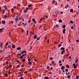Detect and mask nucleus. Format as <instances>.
<instances>
[{"mask_svg":"<svg viewBox=\"0 0 79 79\" xmlns=\"http://www.w3.org/2000/svg\"><path fill=\"white\" fill-rule=\"evenodd\" d=\"M64 53H65V50L62 51L61 52V54H62V55H63Z\"/></svg>","mask_w":79,"mask_h":79,"instance_id":"f257e3e1","label":"nucleus"},{"mask_svg":"<svg viewBox=\"0 0 79 79\" xmlns=\"http://www.w3.org/2000/svg\"><path fill=\"white\" fill-rule=\"evenodd\" d=\"M65 68V67H64V66H62L61 67V69H64Z\"/></svg>","mask_w":79,"mask_h":79,"instance_id":"f03ea898","label":"nucleus"},{"mask_svg":"<svg viewBox=\"0 0 79 79\" xmlns=\"http://www.w3.org/2000/svg\"><path fill=\"white\" fill-rule=\"evenodd\" d=\"M65 31H66V29H63V33L65 34Z\"/></svg>","mask_w":79,"mask_h":79,"instance_id":"7ed1b4c3","label":"nucleus"},{"mask_svg":"<svg viewBox=\"0 0 79 79\" xmlns=\"http://www.w3.org/2000/svg\"><path fill=\"white\" fill-rule=\"evenodd\" d=\"M60 50H64V49H65V48H64V47H62L60 48Z\"/></svg>","mask_w":79,"mask_h":79,"instance_id":"20e7f679","label":"nucleus"},{"mask_svg":"<svg viewBox=\"0 0 79 79\" xmlns=\"http://www.w3.org/2000/svg\"><path fill=\"white\" fill-rule=\"evenodd\" d=\"M3 29H4L3 27H2V28L0 29V31L1 32H2V31H3Z\"/></svg>","mask_w":79,"mask_h":79,"instance_id":"39448f33","label":"nucleus"},{"mask_svg":"<svg viewBox=\"0 0 79 79\" xmlns=\"http://www.w3.org/2000/svg\"><path fill=\"white\" fill-rule=\"evenodd\" d=\"M21 49V48L20 47H18L17 48V50H20Z\"/></svg>","mask_w":79,"mask_h":79,"instance_id":"423d86ee","label":"nucleus"},{"mask_svg":"<svg viewBox=\"0 0 79 79\" xmlns=\"http://www.w3.org/2000/svg\"><path fill=\"white\" fill-rule=\"evenodd\" d=\"M37 35H35L34 36V39H37Z\"/></svg>","mask_w":79,"mask_h":79,"instance_id":"0eeeda50","label":"nucleus"},{"mask_svg":"<svg viewBox=\"0 0 79 79\" xmlns=\"http://www.w3.org/2000/svg\"><path fill=\"white\" fill-rule=\"evenodd\" d=\"M2 24H5V21L4 20H3L2 21Z\"/></svg>","mask_w":79,"mask_h":79,"instance_id":"6e6552de","label":"nucleus"},{"mask_svg":"<svg viewBox=\"0 0 79 79\" xmlns=\"http://www.w3.org/2000/svg\"><path fill=\"white\" fill-rule=\"evenodd\" d=\"M44 79H49V78L48 77H44Z\"/></svg>","mask_w":79,"mask_h":79,"instance_id":"1a4fd4ad","label":"nucleus"},{"mask_svg":"<svg viewBox=\"0 0 79 79\" xmlns=\"http://www.w3.org/2000/svg\"><path fill=\"white\" fill-rule=\"evenodd\" d=\"M12 47L13 48H15V45H13L12 46Z\"/></svg>","mask_w":79,"mask_h":79,"instance_id":"9d476101","label":"nucleus"},{"mask_svg":"<svg viewBox=\"0 0 79 79\" xmlns=\"http://www.w3.org/2000/svg\"><path fill=\"white\" fill-rule=\"evenodd\" d=\"M59 23H62V20L61 19H60L58 20Z\"/></svg>","mask_w":79,"mask_h":79,"instance_id":"9b49d317","label":"nucleus"},{"mask_svg":"<svg viewBox=\"0 0 79 79\" xmlns=\"http://www.w3.org/2000/svg\"><path fill=\"white\" fill-rule=\"evenodd\" d=\"M40 37H38V38H37L36 39L37 40H36V41H37V40H39L40 39Z\"/></svg>","mask_w":79,"mask_h":79,"instance_id":"f8f14e48","label":"nucleus"},{"mask_svg":"<svg viewBox=\"0 0 79 79\" xmlns=\"http://www.w3.org/2000/svg\"><path fill=\"white\" fill-rule=\"evenodd\" d=\"M62 27H63V29H64V28H66V25H63Z\"/></svg>","mask_w":79,"mask_h":79,"instance_id":"ddd939ff","label":"nucleus"},{"mask_svg":"<svg viewBox=\"0 0 79 79\" xmlns=\"http://www.w3.org/2000/svg\"><path fill=\"white\" fill-rule=\"evenodd\" d=\"M32 6V4H30L28 5V7H31V6Z\"/></svg>","mask_w":79,"mask_h":79,"instance_id":"4468645a","label":"nucleus"},{"mask_svg":"<svg viewBox=\"0 0 79 79\" xmlns=\"http://www.w3.org/2000/svg\"><path fill=\"white\" fill-rule=\"evenodd\" d=\"M28 64L29 65L32 64V63L31 62H28Z\"/></svg>","mask_w":79,"mask_h":79,"instance_id":"2eb2a0df","label":"nucleus"},{"mask_svg":"<svg viewBox=\"0 0 79 79\" xmlns=\"http://www.w3.org/2000/svg\"><path fill=\"white\" fill-rule=\"evenodd\" d=\"M18 74L21 75L22 74V73H21V72H18Z\"/></svg>","mask_w":79,"mask_h":79,"instance_id":"dca6fc26","label":"nucleus"},{"mask_svg":"<svg viewBox=\"0 0 79 79\" xmlns=\"http://www.w3.org/2000/svg\"><path fill=\"white\" fill-rule=\"evenodd\" d=\"M18 19H19L17 18H15V20L16 21H18Z\"/></svg>","mask_w":79,"mask_h":79,"instance_id":"f3484780","label":"nucleus"},{"mask_svg":"<svg viewBox=\"0 0 79 79\" xmlns=\"http://www.w3.org/2000/svg\"><path fill=\"white\" fill-rule=\"evenodd\" d=\"M7 76H8V74L5 73V77H7Z\"/></svg>","mask_w":79,"mask_h":79,"instance_id":"a211bd4d","label":"nucleus"},{"mask_svg":"<svg viewBox=\"0 0 79 79\" xmlns=\"http://www.w3.org/2000/svg\"><path fill=\"white\" fill-rule=\"evenodd\" d=\"M23 55H22V56H20V58H23Z\"/></svg>","mask_w":79,"mask_h":79,"instance_id":"6ab92c4d","label":"nucleus"},{"mask_svg":"<svg viewBox=\"0 0 79 79\" xmlns=\"http://www.w3.org/2000/svg\"><path fill=\"white\" fill-rule=\"evenodd\" d=\"M70 11L71 13H72V12H73V9H71L70 10Z\"/></svg>","mask_w":79,"mask_h":79,"instance_id":"aec40b11","label":"nucleus"},{"mask_svg":"<svg viewBox=\"0 0 79 79\" xmlns=\"http://www.w3.org/2000/svg\"><path fill=\"white\" fill-rule=\"evenodd\" d=\"M65 72H68V69H65Z\"/></svg>","mask_w":79,"mask_h":79,"instance_id":"412c9836","label":"nucleus"},{"mask_svg":"<svg viewBox=\"0 0 79 79\" xmlns=\"http://www.w3.org/2000/svg\"><path fill=\"white\" fill-rule=\"evenodd\" d=\"M23 62H25V61H26V59H23Z\"/></svg>","mask_w":79,"mask_h":79,"instance_id":"4be33fe9","label":"nucleus"},{"mask_svg":"<svg viewBox=\"0 0 79 79\" xmlns=\"http://www.w3.org/2000/svg\"><path fill=\"white\" fill-rule=\"evenodd\" d=\"M28 61L29 62H30L31 61V59L30 58H29L28 59Z\"/></svg>","mask_w":79,"mask_h":79,"instance_id":"5701e85b","label":"nucleus"},{"mask_svg":"<svg viewBox=\"0 0 79 79\" xmlns=\"http://www.w3.org/2000/svg\"><path fill=\"white\" fill-rule=\"evenodd\" d=\"M66 67L67 68H69V65H66Z\"/></svg>","mask_w":79,"mask_h":79,"instance_id":"b1692460","label":"nucleus"},{"mask_svg":"<svg viewBox=\"0 0 79 79\" xmlns=\"http://www.w3.org/2000/svg\"><path fill=\"white\" fill-rule=\"evenodd\" d=\"M27 10H24V13H26V12H27Z\"/></svg>","mask_w":79,"mask_h":79,"instance_id":"393cba45","label":"nucleus"},{"mask_svg":"<svg viewBox=\"0 0 79 79\" xmlns=\"http://www.w3.org/2000/svg\"><path fill=\"white\" fill-rule=\"evenodd\" d=\"M46 68H47V69H50V66H48L47 67H46Z\"/></svg>","mask_w":79,"mask_h":79,"instance_id":"a878e982","label":"nucleus"},{"mask_svg":"<svg viewBox=\"0 0 79 79\" xmlns=\"http://www.w3.org/2000/svg\"><path fill=\"white\" fill-rule=\"evenodd\" d=\"M29 32V31L28 30L27 31V35H28V32Z\"/></svg>","mask_w":79,"mask_h":79,"instance_id":"bb28decb","label":"nucleus"},{"mask_svg":"<svg viewBox=\"0 0 79 79\" xmlns=\"http://www.w3.org/2000/svg\"><path fill=\"white\" fill-rule=\"evenodd\" d=\"M77 68V66H76V65L74 66V69H76V68Z\"/></svg>","mask_w":79,"mask_h":79,"instance_id":"cd10ccee","label":"nucleus"},{"mask_svg":"<svg viewBox=\"0 0 79 79\" xmlns=\"http://www.w3.org/2000/svg\"><path fill=\"white\" fill-rule=\"evenodd\" d=\"M9 68H10V67H6V69H9Z\"/></svg>","mask_w":79,"mask_h":79,"instance_id":"c85d7f7f","label":"nucleus"},{"mask_svg":"<svg viewBox=\"0 0 79 79\" xmlns=\"http://www.w3.org/2000/svg\"><path fill=\"white\" fill-rule=\"evenodd\" d=\"M78 61V59H77L75 61V63H77Z\"/></svg>","mask_w":79,"mask_h":79,"instance_id":"c756f323","label":"nucleus"},{"mask_svg":"<svg viewBox=\"0 0 79 79\" xmlns=\"http://www.w3.org/2000/svg\"><path fill=\"white\" fill-rule=\"evenodd\" d=\"M70 23H71L72 24H73V21L71 20V21H70Z\"/></svg>","mask_w":79,"mask_h":79,"instance_id":"7c9ffc66","label":"nucleus"},{"mask_svg":"<svg viewBox=\"0 0 79 79\" xmlns=\"http://www.w3.org/2000/svg\"><path fill=\"white\" fill-rule=\"evenodd\" d=\"M67 77H68V78H70V77H71V76H70V75H69L67 76Z\"/></svg>","mask_w":79,"mask_h":79,"instance_id":"2f4dec72","label":"nucleus"},{"mask_svg":"<svg viewBox=\"0 0 79 79\" xmlns=\"http://www.w3.org/2000/svg\"><path fill=\"white\" fill-rule=\"evenodd\" d=\"M61 46V44H60L58 45V47H60Z\"/></svg>","mask_w":79,"mask_h":79,"instance_id":"473e14b6","label":"nucleus"},{"mask_svg":"<svg viewBox=\"0 0 79 79\" xmlns=\"http://www.w3.org/2000/svg\"><path fill=\"white\" fill-rule=\"evenodd\" d=\"M50 60H53V57H51L50 58Z\"/></svg>","mask_w":79,"mask_h":79,"instance_id":"72a5a7b5","label":"nucleus"},{"mask_svg":"<svg viewBox=\"0 0 79 79\" xmlns=\"http://www.w3.org/2000/svg\"><path fill=\"white\" fill-rule=\"evenodd\" d=\"M19 79H24V77H21Z\"/></svg>","mask_w":79,"mask_h":79,"instance_id":"f704fd0d","label":"nucleus"},{"mask_svg":"<svg viewBox=\"0 0 79 79\" xmlns=\"http://www.w3.org/2000/svg\"><path fill=\"white\" fill-rule=\"evenodd\" d=\"M25 10H29V8L28 7L26 8V9Z\"/></svg>","mask_w":79,"mask_h":79,"instance_id":"c9c22d12","label":"nucleus"},{"mask_svg":"<svg viewBox=\"0 0 79 79\" xmlns=\"http://www.w3.org/2000/svg\"><path fill=\"white\" fill-rule=\"evenodd\" d=\"M32 21H33V22H35V20L34 19H32Z\"/></svg>","mask_w":79,"mask_h":79,"instance_id":"e433bc0d","label":"nucleus"},{"mask_svg":"<svg viewBox=\"0 0 79 79\" xmlns=\"http://www.w3.org/2000/svg\"><path fill=\"white\" fill-rule=\"evenodd\" d=\"M31 22V21L30 20H29L28 22L29 23H30V22Z\"/></svg>","mask_w":79,"mask_h":79,"instance_id":"4c0bfd02","label":"nucleus"},{"mask_svg":"<svg viewBox=\"0 0 79 79\" xmlns=\"http://www.w3.org/2000/svg\"><path fill=\"white\" fill-rule=\"evenodd\" d=\"M17 6H21V5L20 4H17Z\"/></svg>","mask_w":79,"mask_h":79,"instance_id":"58836bf2","label":"nucleus"},{"mask_svg":"<svg viewBox=\"0 0 79 79\" xmlns=\"http://www.w3.org/2000/svg\"><path fill=\"white\" fill-rule=\"evenodd\" d=\"M76 42H77V43L79 42V40H76Z\"/></svg>","mask_w":79,"mask_h":79,"instance_id":"ea45409f","label":"nucleus"},{"mask_svg":"<svg viewBox=\"0 0 79 79\" xmlns=\"http://www.w3.org/2000/svg\"><path fill=\"white\" fill-rule=\"evenodd\" d=\"M11 11L12 12H13V11H14V9H13V8H12L11 9Z\"/></svg>","mask_w":79,"mask_h":79,"instance_id":"a19ab883","label":"nucleus"},{"mask_svg":"<svg viewBox=\"0 0 79 79\" xmlns=\"http://www.w3.org/2000/svg\"><path fill=\"white\" fill-rule=\"evenodd\" d=\"M24 73H25V74H27V71H25L24 72Z\"/></svg>","mask_w":79,"mask_h":79,"instance_id":"79ce46f5","label":"nucleus"},{"mask_svg":"<svg viewBox=\"0 0 79 79\" xmlns=\"http://www.w3.org/2000/svg\"><path fill=\"white\" fill-rule=\"evenodd\" d=\"M4 18H6L7 17V16L6 15H5L4 16Z\"/></svg>","mask_w":79,"mask_h":79,"instance_id":"37998d69","label":"nucleus"},{"mask_svg":"<svg viewBox=\"0 0 79 79\" xmlns=\"http://www.w3.org/2000/svg\"><path fill=\"white\" fill-rule=\"evenodd\" d=\"M44 16H45V18H48V16L45 15Z\"/></svg>","mask_w":79,"mask_h":79,"instance_id":"c03bdc74","label":"nucleus"},{"mask_svg":"<svg viewBox=\"0 0 79 79\" xmlns=\"http://www.w3.org/2000/svg\"><path fill=\"white\" fill-rule=\"evenodd\" d=\"M26 55H27V54H23V55L24 56H26Z\"/></svg>","mask_w":79,"mask_h":79,"instance_id":"a18cd8bd","label":"nucleus"},{"mask_svg":"<svg viewBox=\"0 0 79 79\" xmlns=\"http://www.w3.org/2000/svg\"><path fill=\"white\" fill-rule=\"evenodd\" d=\"M65 56H69V55H68V54H65Z\"/></svg>","mask_w":79,"mask_h":79,"instance_id":"49530a36","label":"nucleus"},{"mask_svg":"<svg viewBox=\"0 0 79 79\" xmlns=\"http://www.w3.org/2000/svg\"><path fill=\"white\" fill-rule=\"evenodd\" d=\"M76 78H77V79H79V76H77L76 77Z\"/></svg>","mask_w":79,"mask_h":79,"instance_id":"de8ad7c7","label":"nucleus"},{"mask_svg":"<svg viewBox=\"0 0 79 79\" xmlns=\"http://www.w3.org/2000/svg\"><path fill=\"white\" fill-rule=\"evenodd\" d=\"M56 27H58V26H59L58 25H56Z\"/></svg>","mask_w":79,"mask_h":79,"instance_id":"09e8293b","label":"nucleus"},{"mask_svg":"<svg viewBox=\"0 0 79 79\" xmlns=\"http://www.w3.org/2000/svg\"><path fill=\"white\" fill-rule=\"evenodd\" d=\"M9 67L11 68V67H12V65H9Z\"/></svg>","mask_w":79,"mask_h":79,"instance_id":"8fccbe9b","label":"nucleus"},{"mask_svg":"<svg viewBox=\"0 0 79 79\" xmlns=\"http://www.w3.org/2000/svg\"><path fill=\"white\" fill-rule=\"evenodd\" d=\"M48 43H49V39H48V41H47Z\"/></svg>","mask_w":79,"mask_h":79,"instance_id":"3c124183","label":"nucleus"},{"mask_svg":"<svg viewBox=\"0 0 79 79\" xmlns=\"http://www.w3.org/2000/svg\"><path fill=\"white\" fill-rule=\"evenodd\" d=\"M17 55H19L20 56H21V54H17Z\"/></svg>","mask_w":79,"mask_h":79,"instance_id":"603ef678","label":"nucleus"},{"mask_svg":"<svg viewBox=\"0 0 79 79\" xmlns=\"http://www.w3.org/2000/svg\"><path fill=\"white\" fill-rule=\"evenodd\" d=\"M59 63H61V60H60L59 61Z\"/></svg>","mask_w":79,"mask_h":79,"instance_id":"864d4df0","label":"nucleus"},{"mask_svg":"<svg viewBox=\"0 0 79 79\" xmlns=\"http://www.w3.org/2000/svg\"><path fill=\"white\" fill-rule=\"evenodd\" d=\"M51 70H53V67H51Z\"/></svg>","mask_w":79,"mask_h":79,"instance_id":"5fc2aeb1","label":"nucleus"},{"mask_svg":"<svg viewBox=\"0 0 79 79\" xmlns=\"http://www.w3.org/2000/svg\"><path fill=\"white\" fill-rule=\"evenodd\" d=\"M73 28H74V27H71V29H73Z\"/></svg>","mask_w":79,"mask_h":79,"instance_id":"6e6d98bb","label":"nucleus"},{"mask_svg":"<svg viewBox=\"0 0 79 79\" xmlns=\"http://www.w3.org/2000/svg\"><path fill=\"white\" fill-rule=\"evenodd\" d=\"M17 66L18 68H19V67H20V66H19V65H17Z\"/></svg>","mask_w":79,"mask_h":79,"instance_id":"4d7b16f0","label":"nucleus"},{"mask_svg":"<svg viewBox=\"0 0 79 79\" xmlns=\"http://www.w3.org/2000/svg\"><path fill=\"white\" fill-rule=\"evenodd\" d=\"M63 65V64H60V66H61Z\"/></svg>","mask_w":79,"mask_h":79,"instance_id":"13d9d810","label":"nucleus"},{"mask_svg":"<svg viewBox=\"0 0 79 79\" xmlns=\"http://www.w3.org/2000/svg\"><path fill=\"white\" fill-rule=\"evenodd\" d=\"M72 50H74V48H72Z\"/></svg>","mask_w":79,"mask_h":79,"instance_id":"bf43d9fd","label":"nucleus"},{"mask_svg":"<svg viewBox=\"0 0 79 79\" xmlns=\"http://www.w3.org/2000/svg\"><path fill=\"white\" fill-rule=\"evenodd\" d=\"M75 65H75V64H73V66H75Z\"/></svg>","mask_w":79,"mask_h":79,"instance_id":"052dcab7","label":"nucleus"},{"mask_svg":"<svg viewBox=\"0 0 79 79\" xmlns=\"http://www.w3.org/2000/svg\"><path fill=\"white\" fill-rule=\"evenodd\" d=\"M42 19H43V18H41L40 19V21H42Z\"/></svg>","mask_w":79,"mask_h":79,"instance_id":"680f3d73","label":"nucleus"},{"mask_svg":"<svg viewBox=\"0 0 79 79\" xmlns=\"http://www.w3.org/2000/svg\"><path fill=\"white\" fill-rule=\"evenodd\" d=\"M24 52H21L22 54H24Z\"/></svg>","mask_w":79,"mask_h":79,"instance_id":"e2e57ef3","label":"nucleus"},{"mask_svg":"<svg viewBox=\"0 0 79 79\" xmlns=\"http://www.w3.org/2000/svg\"><path fill=\"white\" fill-rule=\"evenodd\" d=\"M17 62L18 63H19V61L18 60Z\"/></svg>","mask_w":79,"mask_h":79,"instance_id":"0e129e2a","label":"nucleus"},{"mask_svg":"<svg viewBox=\"0 0 79 79\" xmlns=\"http://www.w3.org/2000/svg\"><path fill=\"white\" fill-rule=\"evenodd\" d=\"M63 11H61L60 12V14H63Z\"/></svg>","mask_w":79,"mask_h":79,"instance_id":"69168bd1","label":"nucleus"},{"mask_svg":"<svg viewBox=\"0 0 79 79\" xmlns=\"http://www.w3.org/2000/svg\"><path fill=\"white\" fill-rule=\"evenodd\" d=\"M10 74H11V72H9V75H10Z\"/></svg>","mask_w":79,"mask_h":79,"instance_id":"338daca9","label":"nucleus"},{"mask_svg":"<svg viewBox=\"0 0 79 79\" xmlns=\"http://www.w3.org/2000/svg\"><path fill=\"white\" fill-rule=\"evenodd\" d=\"M52 63H55V61H52Z\"/></svg>","mask_w":79,"mask_h":79,"instance_id":"774afa93","label":"nucleus"}]
</instances>
